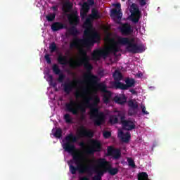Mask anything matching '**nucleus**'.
Instances as JSON below:
<instances>
[{
  "label": "nucleus",
  "mask_w": 180,
  "mask_h": 180,
  "mask_svg": "<svg viewBox=\"0 0 180 180\" xmlns=\"http://www.w3.org/2000/svg\"><path fill=\"white\" fill-rule=\"evenodd\" d=\"M99 18H101V16L99 15L98 10L93 8L91 10V14L89 15L84 22V26L86 27L84 32V36L87 38L82 39L77 37V36L79 34L78 29L75 27L79 23L78 14L74 13L68 15V20H69V23L72 27L68 29L65 36H66V37H70V36H74V37H75L70 43V49H74V47L78 48L79 47V45L86 47V49H89V47H92L96 43H99L101 41V35H99V33L97 32L91 33L93 20L99 19Z\"/></svg>",
  "instance_id": "1"
},
{
  "label": "nucleus",
  "mask_w": 180,
  "mask_h": 180,
  "mask_svg": "<svg viewBox=\"0 0 180 180\" xmlns=\"http://www.w3.org/2000/svg\"><path fill=\"white\" fill-rule=\"evenodd\" d=\"M78 139V136L70 133L65 137V142L62 145L63 150L66 153L72 154L73 161L75 165H77L76 167L72 165L69 166V169L72 175H75L77 171H78L79 174H85V172H89L92 169V166L85 165L82 163V155L75 148L74 143H77Z\"/></svg>",
  "instance_id": "2"
},
{
  "label": "nucleus",
  "mask_w": 180,
  "mask_h": 180,
  "mask_svg": "<svg viewBox=\"0 0 180 180\" xmlns=\"http://www.w3.org/2000/svg\"><path fill=\"white\" fill-rule=\"evenodd\" d=\"M93 100L94 97L92 96L86 97L80 104L77 103L74 100H71L65 104L66 110L77 116L79 112L82 114L86 113V108H89L90 109V117L94 120L95 126H101L105 121V115L103 112H99L98 108H92L91 106L92 105L91 101Z\"/></svg>",
  "instance_id": "3"
},
{
  "label": "nucleus",
  "mask_w": 180,
  "mask_h": 180,
  "mask_svg": "<svg viewBox=\"0 0 180 180\" xmlns=\"http://www.w3.org/2000/svg\"><path fill=\"white\" fill-rule=\"evenodd\" d=\"M79 53L80 56H82V58L79 60L72 61L70 63V68L75 70V68H78V67L84 65L86 71H87V74L85 75L84 78L91 81V82H96L98 77L92 75L91 71L94 70V66H92V64L89 63V61H91V58L88 56L86 51L82 48L79 49Z\"/></svg>",
  "instance_id": "4"
},
{
  "label": "nucleus",
  "mask_w": 180,
  "mask_h": 180,
  "mask_svg": "<svg viewBox=\"0 0 180 180\" xmlns=\"http://www.w3.org/2000/svg\"><path fill=\"white\" fill-rule=\"evenodd\" d=\"M106 41L110 43V46L103 48V49H98L93 51L91 54L92 60H101V58H106L110 54V53H113V54H116V53H119L120 51V48L117 46V42L115 39H105Z\"/></svg>",
  "instance_id": "5"
},
{
  "label": "nucleus",
  "mask_w": 180,
  "mask_h": 180,
  "mask_svg": "<svg viewBox=\"0 0 180 180\" xmlns=\"http://www.w3.org/2000/svg\"><path fill=\"white\" fill-rule=\"evenodd\" d=\"M119 44L126 46V51L128 53H131L132 54H137L139 53H143L146 51V48L143 44H139L135 42L133 39L127 37H120L118 38Z\"/></svg>",
  "instance_id": "6"
},
{
  "label": "nucleus",
  "mask_w": 180,
  "mask_h": 180,
  "mask_svg": "<svg viewBox=\"0 0 180 180\" xmlns=\"http://www.w3.org/2000/svg\"><path fill=\"white\" fill-rule=\"evenodd\" d=\"M97 165L101 168H105L106 171H108V174L112 176H115L119 172V169L112 167V165L109 163V162L106 161L105 158L98 159L97 161Z\"/></svg>",
  "instance_id": "7"
},
{
  "label": "nucleus",
  "mask_w": 180,
  "mask_h": 180,
  "mask_svg": "<svg viewBox=\"0 0 180 180\" xmlns=\"http://www.w3.org/2000/svg\"><path fill=\"white\" fill-rule=\"evenodd\" d=\"M97 89L103 93V103L108 105L110 102V98H112V92L106 90V85L103 83H99L97 84Z\"/></svg>",
  "instance_id": "8"
},
{
  "label": "nucleus",
  "mask_w": 180,
  "mask_h": 180,
  "mask_svg": "<svg viewBox=\"0 0 180 180\" xmlns=\"http://www.w3.org/2000/svg\"><path fill=\"white\" fill-rule=\"evenodd\" d=\"M91 148L86 150V153L89 155H94L95 153H99L102 151V143L98 140L91 141Z\"/></svg>",
  "instance_id": "9"
},
{
  "label": "nucleus",
  "mask_w": 180,
  "mask_h": 180,
  "mask_svg": "<svg viewBox=\"0 0 180 180\" xmlns=\"http://www.w3.org/2000/svg\"><path fill=\"white\" fill-rule=\"evenodd\" d=\"M125 84L122 82L116 83L118 89H122V91H127L129 88H133L136 84V80L133 78H127L125 79Z\"/></svg>",
  "instance_id": "10"
},
{
  "label": "nucleus",
  "mask_w": 180,
  "mask_h": 180,
  "mask_svg": "<svg viewBox=\"0 0 180 180\" xmlns=\"http://www.w3.org/2000/svg\"><path fill=\"white\" fill-rule=\"evenodd\" d=\"M120 120L122 124L123 130L130 131V130H134V129H136V124H134V122L126 120V116H124V115L120 116Z\"/></svg>",
  "instance_id": "11"
},
{
  "label": "nucleus",
  "mask_w": 180,
  "mask_h": 180,
  "mask_svg": "<svg viewBox=\"0 0 180 180\" xmlns=\"http://www.w3.org/2000/svg\"><path fill=\"white\" fill-rule=\"evenodd\" d=\"M84 82L82 80H76L74 82H65L63 85V91L68 95H70L72 92V89L75 88V84H82Z\"/></svg>",
  "instance_id": "12"
},
{
  "label": "nucleus",
  "mask_w": 180,
  "mask_h": 180,
  "mask_svg": "<svg viewBox=\"0 0 180 180\" xmlns=\"http://www.w3.org/2000/svg\"><path fill=\"white\" fill-rule=\"evenodd\" d=\"M52 70L53 74H55L56 75H58V82H59L60 83L64 82V79H65V75H64L61 72V70L58 67V65L53 64L52 66Z\"/></svg>",
  "instance_id": "13"
},
{
  "label": "nucleus",
  "mask_w": 180,
  "mask_h": 180,
  "mask_svg": "<svg viewBox=\"0 0 180 180\" xmlns=\"http://www.w3.org/2000/svg\"><path fill=\"white\" fill-rule=\"evenodd\" d=\"M108 155L110 157H113L114 160H119L122 157V153L118 148H113V147L110 146L107 150Z\"/></svg>",
  "instance_id": "14"
},
{
  "label": "nucleus",
  "mask_w": 180,
  "mask_h": 180,
  "mask_svg": "<svg viewBox=\"0 0 180 180\" xmlns=\"http://www.w3.org/2000/svg\"><path fill=\"white\" fill-rule=\"evenodd\" d=\"M120 31L122 34L129 36V34H131L133 29L131 28V25H130V24L124 23L120 27Z\"/></svg>",
  "instance_id": "15"
},
{
  "label": "nucleus",
  "mask_w": 180,
  "mask_h": 180,
  "mask_svg": "<svg viewBox=\"0 0 180 180\" xmlns=\"http://www.w3.org/2000/svg\"><path fill=\"white\" fill-rule=\"evenodd\" d=\"M79 137H89V139H92V137H94V132L87 129L85 127L82 126L79 131Z\"/></svg>",
  "instance_id": "16"
},
{
  "label": "nucleus",
  "mask_w": 180,
  "mask_h": 180,
  "mask_svg": "<svg viewBox=\"0 0 180 180\" xmlns=\"http://www.w3.org/2000/svg\"><path fill=\"white\" fill-rule=\"evenodd\" d=\"M51 29L52 32H58V30H62V29H68L67 25L61 22H55L51 25Z\"/></svg>",
  "instance_id": "17"
},
{
  "label": "nucleus",
  "mask_w": 180,
  "mask_h": 180,
  "mask_svg": "<svg viewBox=\"0 0 180 180\" xmlns=\"http://www.w3.org/2000/svg\"><path fill=\"white\" fill-rule=\"evenodd\" d=\"M112 77L115 81L113 85L116 89H119V87L117 86L116 84H117L118 82H121L120 81L123 79V75H122L120 71L115 70V72L112 75Z\"/></svg>",
  "instance_id": "18"
},
{
  "label": "nucleus",
  "mask_w": 180,
  "mask_h": 180,
  "mask_svg": "<svg viewBox=\"0 0 180 180\" xmlns=\"http://www.w3.org/2000/svg\"><path fill=\"white\" fill-rule=\"evenodd\" d=\"M58 63L59 64H60V65H67V64H69V67H70V63H72V61H75L72 59L70 60H68V59L67 58V56H63L61 54H60L58 56Z\"/></svg>",
  "instance_id": "19"
},
{
  "label": "nucleus",
  "mask_w": 180,
  "mask_h": 180,
  "mask_svg": "<svg viewBox=\"0 0 180 180\" xmlns=\"http://www.w3.org/2000/svg\"><path fill=\"white\" fill-rule=\"evenodd\" d=\"M131 21L134 23H139V20H140V11L139 8H134V11L131 12Z\"/></svg>",
  "instance_id": "20"
},
{
  "label": "nucleus",
  "mask_w": 180,
  "mask_h": 180,
  "mask_svg": "<svg viewBox=\"0 0 180 180\" xmlns=\"http://www.w3.org/2000/svg\"><path fill=\"white\" fill-rule=\"evenodd\" d=\"M120 137H121L122 141L124 143H129L130 141V139H131V135L130 132H127L124 134L123 131H120L119 133Z\"/></svg>",
  "instance_id": "21"
},
{
  "label": "nucleus",
  "mask_w": 180,
  "mask_h": 180,
  "mask_svg": "<svg viewBox=\"0 0 180 180\" xmlns=\"http://www.w3.org/2000/svg\"><path fill=\"white\" fill-rule=\"evenodd\" d=\"M71 9H72V3L70 1H66L63 4L62 11L65 13H68V12H71Z\"/></svg>",
  "instance_id": "22"
},
{
  "label": "nucleus",
  "mask_w": 180,
  "mask_h": 180,
  "mask_svg": "<svg viewBox=\"0 0 180 180\" xmlns=\"http://www.w3.org/2000/svg\"><path fill=\"white\" fill-rule=\"evenodd\" d=\"M115 101L116 103H118L119 105H124V103L127 102V98L124 95L115 96Z\"/></svg>",
  "instance_id": "23"
},
{
  "label": "nucleus",
  "mask_w": 180,
  "mask_h": 180,
  "mask_svg": "<svg viewBox=\"0 0 180 180\" xmlns=\"http://www.w3.org/2000/svg\"><path fill=\"white\" fill-rule=\"evenodd\" d=\"M111 15L112 16H115V18L119 20L122 19V17L123 16L120 9L117 11L116 8L111 10Z\"/></svg>",
  "instance_id": "24"
},
{
  "label": "nucleus",
  "mask_w": 180,
  "mask_h": 180,
  "mask_svg": "<svg viewBox=\"0 0 180 180\" xmlns=\"http://www.w3.org/2000/svg\"><path fill=\"white\" fill-rule=\"evenodd\" d=\"M93 102L91 104V108H98V105L101 103V98H99V96H94L93 97Z\"/></svg>",
  "instance_id": "25"
},
{
  "label": "nucleus",
  "mask_w": 180,
  "mask_h": 180,
  "mask_svg": "<svg viewBox=\"0 0 180 180\" xmlns=\"http://www.w3.org/2000/svg\"><path fill=\"white\" fill-rule=\"evenodd\" d=\"M128 106L129 108L139 109V104H137V102H134L133 100H129L128 101Z\"/></svg>",
  "instance_id": "26"
},
{
  "label": "nucleus",
  "mask_w": 180,
  "mask_h": 180,
  "mask_svg": "<svg viewBox=\"0 0 180 180\" xmlns=\"http://www.w3.org/2000/svg\"><path fill=\"white\" fill-rule=\"evenodd\" d=\"M53 136L56 139H61L63 136V130L60 128L56 129L55 133L53 134Z\"/></svg>",
  "instance_id": "27"
},
{
  "label": "nucleus",
  "mask_w": 180,
  "mask_h": 180,
  "mask_svg": "<svg viewBox=\"0 0 180 180\" xmlns=\"http://www.w3.org/2000/svg\"><path fill=\"white\" fill-rule=\"evenodd\" d=\"M88 92V89L84 88L83 89V92L80 93L79 91H77L75 94V96L76 98H82L84 96V94H86Z\"/></svg>",
  "instance_id": "28"
},
{
  "label": "nucleus",
  "mask_w": 180,
  "mask_h": 180,
  "mask_svg": "<svg viewBox=\"0 0 180 180\" xmlns=\"http://www.w3.org/2000/svg\"><path fill=\"white\" fill-rule=\"evenodd\" d=\"M49 49L51 53H54V51H57L58 50V48L57 47V45L56 44V42H52L49 46Z\"/></svg>",
  "instance_id": "29"
},
{
  "label": "nucleus",
  "mask_w": 180,
  "mask_h": 180,
  "mask_svg": "<svg viewBox=\"0 0 180 180\" xmlns=\"http://www.w3.org/2000/svg\"><path fill=\"white\" fill-rule=\"evenodd\" d=\"M119 122V119L116 115H112L110 117V122L112 124H116Z\"/></svg>",
  "instance_id": "30"
},
{
  "label": "nucleus",
  "mask_w": 180,
  "mask_h": 180,
  "mask_svg": "<svg viewBox=\"0 0 180 180\" xmlns=\"http://www.w3.org/2000/svg\"><path fill=\"white\" fill-rule=\"evenodd\" d=\"M64 120L66 123H72V118L70 114H65L64 115Z\"/></svg>",
  "instance_id": "31"
},
{
  "label": "nucleus",
  "mask_w": 180,
  "mask_h": 180,
  "mask_svg": "<svg viewBox=\"0 0 180 180\" xmlns=\"http://www.w3.org/2000/svg\"><path fill=\"white\" fill-rule=\"evenodd\" d=\"M54 19H56L55 13H51V14H49L48 15H46V20H48V22H53V20H54Z\"/></svg>",
  "instance_id": "32"
},
{
  "label": "nucleus",
  "mask_w": 180,
  "mask_h": 180,
  "mask_svg": "<svg viewBox=\"0 0 180 180\" xmlns=\"http://www.w3.org/2000/svg\"><path fill=\"white\" fill-rule=\"evenodd\" d=\"M128 115L129 116H134V115H137V108H129L128 110Z\"/></svg>",
  "instance_id": "33"
},
{
  "label": "nucleus",
  "mask_w": 180,
  "mask_h": 180,
  "mask_svg": "<svg viewBox=\"0 0 180 180\" xmlns=\"http://www.w3.org/2000/svg\"><path fill=\"white\" fill-rule=\"evenodd\" d=\"M127 161L128 165H129V167H132L133 168H134V167H136L134 160L131 158H127Z\"/></svg>",
  "instance_id": "34"
},
{
  "label": "nucleus",
  "mask_w": 180,
  "mask_h": 180,
  "mask_svg": "<svg viewBox=\"0 0 180 180\" xmlns=\"http://www.w3.org/2000/svg\"><path fill=\"white\" fill-rule=\"evenodd\" d=\"M82 9L85 12H88V11H89V4H88L86 2H84L82 6Z\"/></svg>",
  "instance_id": "35"
},
{
  "label": "nucleus",
  "mask_w": 180,
  "mask_h": 180,
  "mask_svg": "<svg viewBox=\"0 0 180 180\" xmlns=\"http://www.w3.org/2000/svg\"><path fill=\"white\" fill-rule=\"evenodd\" d=\"M103 136L104 139H109V137H111L112 133H110V131H105L103 132Z\"/></svg>",
  "instance_id": "36"
},
{
  "label": "nucleus",
  "mask_w": 180,
  "mask_h": 180,
  "mask_svg": "<svg viewBox=\"0 0 180 180\" xmlns=\"http://www.w3.org/2000/svg\"><path fill=\"white\" fill-rule=\"evenodd\" d=\"M44 58L47 63V64H51V58H50L49 54H46Z\"/></svg>",
  "instance_id": "37"
},
{
  "label": "nucleus",
  "mask_w": 180,
  "mask_h": 180,
  "mask_svg": "<svg viewBox=\"0 0 180 180\" xmlns=\"http://www.w3.org/2000/svg\"><path fill=\"white\" fill-rule=\"evenodd\" d=\"M140 6H146L147 5V0H139Z\"/></svg>",
  "instance_id": "38"
},
{
  "label": "nucleus",
  "mask_w": 180,
  "mask_h": 180,
  "mask_svg": "<svg viewBox=\"0 0 180 180\" xmlns=\"http://www.w3.org/2000/svg\"><path fill=\"white\" fill-rule=\"evenodd\" d=\"M141 108L142 109V113H143V115H150V112L146 110V106L141 105Z\"/></svg>",
  "instance_id": "39"
},
{
  "label": "nucleus",
  "mask_w": 180,
  "mask_h": 180,
  "mask_svg": "<svg viewBox=\"0 0 180 180\" xmlns=\"http://www.w3.org/2000/svg\"><path fill=\"white\" fill-rule=\"evenodd\" d=\"M86 13H88L86 11L81 12L80 15L82 19H85V18H86Z\"/></svg>",
  "instance_id": "40"
},
{
  "label": "nucleus",
  "mask_w": 180,
  "mask_h": 180,
  "mask_svg": "<svg viewBox=\"0 0 180 180\" xmlns=\"http://www.w3.org/2000/svg\"><path fill=\"white\" fill-rule=\"evenodd\" d=\"M86 4H88L89 6H92V5L95 4V0H87Z\"/></svg>",
  "instance_id": "41"
},
{
  "label": "nucleus",
  "mask_w": 180,
  "mask_h": 180,
  "mask_svg": "<svg viewBox=\"0 0 180 180\" xmlns=\"http://www.w3.org/2000/svg\"><path fill=\"white\" fill-rule=\"evenodd\" d=\"M50 85L53 86V88H56V86H57V83L54 82V80H52L51 82H50Z\"/></svg>",
  "instance_id": "42"
},
{
  "label": "nucleus",
  "mask_w": 180,
  "mask_h": 180,
  "mask_svg": "<svg viewBox=\"0 0 180 180\" xmlns=\"http://www.w3.org/2000/svg\"><path fill=\"white\" fill-rule=\"evenodd\" d=\"M115 8H117V9H120V8H122V4H120V3H117L115 4Z\"/></svg>",
  "instance_id": "43"
},
{
  "label": "nucleus",
  "mask_w": 180,
  "mask_h": 180,
  "mask_svg": "<svg viewBox=\"0 0 180 180\" xmlns=\"http://www.w3.org/2000/svg\"><path fill=\"white\" fill-rule=\"evenodd\" d=\"M129 92H131V94H133V95H137V91H136V90L133 89H130Z\"/></svg>",
  "instance_id": "44"
},
{
  "label": "nucleus",
  "mask_w": 180,
  "mask_h": 180,
  "mask_svg": "<svg viewBox=\"0 0 180 180\" xmlns=\"http://www.w3.org/2000/svg\"><path fill=\"white\" fill-rule=\"evenodd\" d=\"M52 9H53V11H54V12H57V11H58V6H53L52 7Z\"/></svg>",
  "instance_id": "45"
},
{
  "label": "nucleus",
  "mask_w": 180,
  "mask_h": 180,
  "mask_svg": "<svg viewBox=\"0 0 180 180\" xmlns=\"http://www.w3.org/2000/svg\"><path fill=\"white\" fill-rule=\"evenodd\" d=\"M81 117H80V119H81V120H85V113H81Z\"/></svg>",
  "instance_id": "46"
},
{
  "label": "nucleus",
  "mask_w": 180,
  "mask_h": 180,
  "mask_svg": "<svg viewBox=\"0 0 180 180\" xmlns=\"http://www.w3.org/2000/svg\"><path fill=\"white\" fill-rule=\"evenodd\" d=\"M79 146H80V147H85V142H80Z\"/></svg>",
  "instance_id": "47"
},
{
  "label": "nucleus",
  "mask_w": 180,
  "mask_h": 180,
  "mask_svg": "<svg viewBox=\"0 0 180 180\" xmlns=\"http://www.w3.org/2000/svg\"><path fill=\"white\" fill-rule=\"evenodd\" d=\"M49 78L50 79V82H51V81H53V75H49Z\"/></svg>",
  "instance_id": "48"
}]
</instances>
